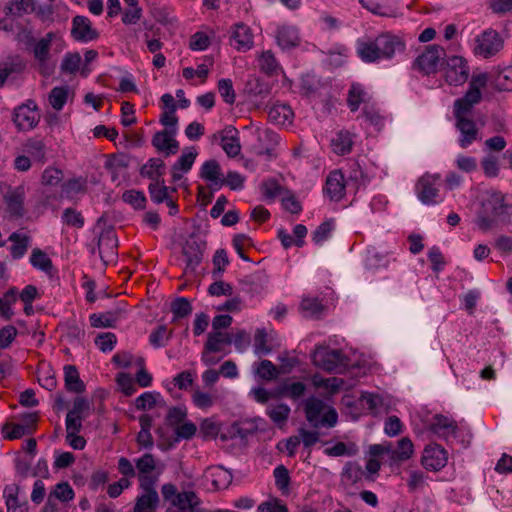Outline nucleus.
Returning <instances> with one entry per match:
<instances>
[{
  "instance_id": "nucleus-1",
  "label": "nucleus",
  "mask_w": 512,
  "mask_h": 512,
  "mask_svg": "<svg viewBox=\"0 0 512 512\" xmlns=\"http://www.w3.org/2000/svg\"><path fill=\"white\" fill-rule=\"evenodd\" d=\"M404 40L390 32L380 33L375 38L357 41V54L362 61L374 63L382 60H391L396 53L405 50Z\"/></svg>"
},
{
  "instance_id": "nucleus-2",
  "label": "nucleus",
  "mask_w": 512,
  "mask_h": 512,
  "mask_svg": "<svg viewBox=\"0 0 512 512\" xmlns=\"http://www.w3.org/2000/svg\"><path fill=\"white\" fill-rule=\"evenodd\" d=\"M511 214L512 204L505 195L500 191L488 190L482 196L476 224L482 231H487L496 221L508 220Z\"/></svg>"
},
{
  "instance_id": "nucleus-3",
  "label": "nucleus",
  "mask_w": 512,
  "mask_h": 512,
  "mask_svg": "<svg viewBox=\"0 0 512 512\" xmlns=\"http://www.w3.org/2000/svg\"><path fill=\"white\" fill-rule=\"evenodd\" d=\"M305 414L307 421L315 428L334 427L338 419L334 408L316 398H310L306 401Z\"/></svg>"
},
{
  "instance_id": "nucleus-4",
  "label": "nucleus",
  "mask_w": 512,
  "mask_h": 512,
  "mask_svg": "<svg viewBox=\"0 0 512 512\" xmlns=\"http://www.w3.org/2000/svg\"><path fill=\"white\" fill-rule=\"evenodd\" d=\"M161 493L164 499L171 500L175 506L174 509H169L167 512H204L199 507L200 500L193 491L177 493L175 485L168 483L162 486Z\"/></svg>"
},
{
  "instance_id": "nucleus-5",
  "label": "nucleus",
  "mask_w": 512,
  "mask_h": 512,
  "mask_svg": "<svg viewBox=\"0 0 512 512\" xmlns=\"http://www.w3.org/2000/svg\"><path fill=\"white\" fill-rule=\"evenodd\" d=\"M25 194V188L22 185L12 187L6 183H0V208L5 205L11 216L22 217L25 213Z\"/></svg>"
},
{
  "instance_id": "nucleus-6",
  "label": "nucleus",
  "mask_w": 512,
  "mask_h": 512,
  "mask_svg": "<svg viewBox=\"0 0 512 512\" xmlns=\"http://www.w3.org/2000/svg\"><path fill=\"white\" fill-rule=\"evenodd\" d=\"M136 477L140 488L155 486L161 471L158 469L157 460L151 453H145L135 460Z\"/></svg>"
},
{
  "instance_id": "nucleus-7",
  "label": "nucleus",
  "mask_w": 512,
  "mask_h": 512,
  "mask_svg": "<svg viewBox=\"0 0 512 512\" xmlns=\"http://www.w3.org/2000/svg\"><path fill=\"white\" fill-rule=\"evenodd\" d=\"M444 55L445 51L440 45H429L415 59L414 68L427 75L434 73L437 71L440 61L443 59Z\"/></svg>"
},
{
  "instance_id": "nucleus-8",
  "label": "nucleus",
  "mask_w": 512,
  "mask_h": 512,
  "mask_svg": "<svg viewBox=\"0 0 512 512\" xmlns=\"http://www.w3.org/2000/svg\"><path fill=\"white\" fill-rule=\"evenodd\" d=\"M360 404L373 415L386 414L395 407V401L388 395L362 392Z\"/></svg>"
},
{
  "instance_id": "nucleus-9",
  "label": "nucleus",
  "mask_w": 512,
  "mask_h": 512,
  "mask_svg": "<svg viewBox=\"0 0 512 512\" xmlns=\"http://www.w3.org/2000/svg\"><path fill=\"white\" fill-rule=\"evenodd\" d=\"M438 176L423 175L416 183L415 191L418 199L425 205H435L439 200V189L437 188Z\"/></svg>"
},
{
  "instance_id": "nucleus-10",
  "label": "nucleus",
  "mask_w": 512,
  "mask_h": 512,
  "mask_svg": "<svg viewBox=\"0 0 512 512\" xmlns=\"http://www.w3.org/2000/svg\"><path fill=\"white\" fill-rule=\"evenodd\" d=\"M229 43L239 52L249 51L254 45L252 29L243 22L234 24L230 29Z\"/></svg>"
},
{
  "instance_id": "nucleus-11",
  "label": "nucleus",
  "mask_w": 512,
  "mask_h": 512,
  "mask_svg": "<svg viewBox=\"0 0 512 512\" xmlns=\"http://www.w3.org/2000/svg\"><path fill=\"white\" fill-rule=\"evenodd\" d=\"M40 120L37 106L33 102L21 105L14 110L13 121L21 131L35 128Z\"/></svg>"
},
{
  "instance_id": "nucleus-12",
  "label": "nucleus",
  "mask_w": 512,
  "mask_h": 512,
  "mask_svg": "<svg viewBox=\"0 0 512 512\" xmlns=\"http://www.w3.org/2000/svg\"><path fill=\"white\" fill-rule=\"evenodd\" d=\"M316 366L327 371H334L343 363L344 356L340 350L329 349L327 347H317L312 355Z\"/></svg>"
},
{
  "instance_id": "nucleus-13",
  "label": "nucleus",
  "mask_w": 512,
  "mask_h": 512,
  "mask_svg": "<svg viewBox=\"0 0 512 512\" xmlns=\"http://www.w3.org/2000/svg\"><path fill=\"white\" fill-rule=\"evenodd\" d=\"M502 47V41L494 30H486L476 38L474 52L488 58L496 54Z\"/></svg>"
},
{
  "instance_id": "nucleus-14",
  "label": "nucleus",
  "mask_w": 512,
  "mask_h": 512,
  "mask_svg": "<svg viewBox=\"0 0 512 512\" xmlns=\"http://www.w3.org/2000/svg\"><path fill=\"white\" fill-rule=\"evenodd\" d=\"M447 452L438 444H429L425 447L422 455V465L432 471H439L447 464Z\"/></svg>"
},
{
  "instance_id": "nucleus-15",
  "label": "nucleus",
  "mask_w": 512,
  "mask_h": 512,
  "mask_svg": "<svg viewBox=\"0 0 512 512\" xmlns=\"http://www.w3.org/2000/svg\"><path fill=\"white\" fill-rule=\"evenodd\" d=\"M469 75L466 61L461 56H452L447 60L445 77L447 82L453 85L463 84Z\"/></svg>"
},
{
  "instance_id": "nucleus-16",
  "label": "nucleus",
  "mask_w": 512,
  "mask_h": 512,
  "mask_svg": "<svg viewBox=\"0 0 512 512\" xmlns=\"http://www.w3.org/2000/svg\"><path fill=\"white\" fill-rule=\"evenodd\" d=\"M72 36L77 41L89 42L98 37V33L92 28L91 21L85 16H75L72 22Z\"/></svg>"
},
{
  "instance_id": "nucleus-17",
  "label": "nucleus",
  "mask_w": 512,
  "mask_h": 512,
  "mask_svg": "<svg viewBox=\"0 0 512 512\" xmlns=\"http://www.w3.org/2000/svg\"><path fill=\"white\" fill-rule=\"evenodd\" d=\"M455 126L460 132L459 145L462 148L469 147L479 139V129L472 118L455 119Z\"/></svg>"
},
{
  "instance_id": "nucleus-18",
  "label": "nucleus",
  "mask_w": 512,
  "mask_h": 512,
  "mask_svg": "<svg viewBox=\"0 0 512 512\" xmlns=\"http://www.w3.org/2000/svg\"><path fill=\"white\" fill-rule=\"evenodd\" d=\"M55 37L53 32L47 33L43 38L38 40L34 46L33 54L38 62L42 73H48V61L50 58V46Z\"/></svg>"
},
{
  "instance_id": "nucleus-19",
  "label": "nucleus",
  "mask_w": 512,
  "mask_h": 512,
  "mask_svg": "<svg viewBox=\"0 0 512 512\" xmlns=\"http://www.w3.org/2000/svg\"><path fill=\"white\" fill-rule=\"evenodd\" d=\"M196 156L197 152L193 148H188L183 151L180 158L171 168V176L174 183L182 180L183 175L192 168Z\"/></svg>"
},
{
  "instance_id": "nucleus-20",
  "label": "nucleus",
  "mask_w": 512,
  "mask_h": 512,
  "mask_svg": "<svg viewBox=\"0 0 512 512\" xmlns=\"http://www.w3.org/2000/svg\"><path fill=\"white\" fill-rule=\"evenodd\" d=\"M173 133L174 131L169 133L163 130L155 133L152 138V145L158 152L163 153L165 156L176 154L179 149V144L174 139Z\"/></svg>"
},
{
  "instance_id": "nucleus-21",
  "label": "nucleus",
  "mask_w": 512,
  "mask_h": 512,
  "mask_svg": "<svg viewBox=\"0 0 512 512\" xmlns=\"http://www.w3.org/2000/svg\"><path fill=\"white\" fill-rule=\"evenodd\" d=\"M276 40L282 49L294 48L300 43L298 29L291 25L279 26L276 32Z\"/></svg>"
},
{
  "instance_id": "nucleus-22",
  "label": "nucleus",
  "mask_w": 512,
  "mask_h": 512,
  "mask_svg": "<svg viewBox=\"0 0 512 512\" xmlns=\"http://www.w3.org/2000/svg\"><path fill=\"white\" fill-rule=\"evenodd\" d=\"M268 118L275 125L288 127L293 123L294 113L286 104H275L269 109Z\"/></svg>"
},
{
  "instance_id": "nucleus-23",
  "label": "nucleus",
  "mask_w": 512,
  "mask_h": 512,
  "mask_svg": "<svg viewBox=\"0 0 512 512\" xmlns=\"http://www.w3.org/2000/svg\"><path fill=\"white\" fill-rule=\"evenodd\" d=\"M141 489L144 493L137 497L134 512H152L159 502L158 493L154 486Z\"/></svg>"
},
{
  "instance_id": "nucleus-24",
  "label": "nucleus",
  "mask_w": 512,
  "mask_h": 512,
  "mask_svg": "<svg viewBox=\"0 0 512 512\" xmlns=\"http://www.w3.org/2000/svg\"><path fill=\"white\" fill-rule=\"evenodd\" d=\"M165 169L166 166L162 159L151 158L141 167L140 175L150 179L152 182H158L164 180Z\"/></svg>"
},
{
  "instance_id": "nucleus-25",
  "label": "nucleus",
  "mask_w": 512,
  "mask_h": 512,
  "mask_svg": "<svg viewBox=\"0 0 512 512\" xmlns=\"http://www.w3.org/2000/svg\"><path fill=\"white\" fill-rule=\"evenodd\" d=\"M345 190L344 176L339 171H333L326 180L325 191L332 200L342 198Z\"/></svg>"
},
{
  "instance_id": "nucleus-26",
  "label": "nucleus",
  "mask_w": 512,
  "mask_h": 512,
  "mask_svg": "<svg viewBox=\"0 0 512 512\" xmlns=\"http://www.w3.org/2000/svg\"><path fill=\"white\" fill-rule=\"evenodd\" d=\"M456 424L453 420L443 415H435L430 424V429L439 437L448 439L456 431Z\"/></svg>"
},
{
  "instance_id": "nucleus-27",
  "label": "nucleus",
  "mask_w": 512,
  "mask_h": 512,
  "mask_svg": "<svg viewBox=\"0 0 512 512\" xmlns=\"http://www.w3.org/2000/svg\"><path fill=\"white\" fill-rule=\"evenodd\" d=\"M364 477L365 472L358 463L348 462L342 469L341 483L346 487L354 486L361 482Z\"/></svg>"
},
{
  "instance_id": "nucleus-28",
  "label": "nucleus",
  "mask_w": 512,
  "mask_h": 512,
  "mask_svg": "<svg viewBox=\"0 0 512 512\" xmlns=\"http://www.w3.org/2000/svg\"><path fill=\"white\" fill-rule=\"evenodd\" d=\"M8 240L12 243L10 253L13 259L22 258L27 252L31 242L30 236L21 232H13Z\"/></svg>"
},
{
  "instance_id": "nucleus-29",
  "label": "nucleus",
  "mask_w": 512,
  "mask_h": 512,
  "mask_svg": "<svg viewBox=\"0 0 512 512\" xmlns=\"http://www.w3.org/2000/svg\"><path fill=\"white\" fill-rule=\"evenodd\" d=\"M237 134L236 129L228 127L221 136V147L229 157H235L240 153L241 146Z\"/></svg>"
},
{
  "instance_id": "nucleus-30",
  "label": "nucleus",
  "mask_w": 512,
  "mask_h": 512,
  "mask_svg": "<svg viewBox=\"0 0 512 512\" xmlns=\"http://www.w3.org/2000/svg\"><path fill=\"white\" fill-rule=\"evenodd\" d=\"M19 487L17 485L7 486L3 495L5 498L7 512H28L26 502H21L18 499Z\"/></svg>"
},
{
  "instance_id": "nucleus-31",
  "label": "nucleus",
  "mask_w": 512,
  "mask_h": 512,
  "mask_svg": "<svg viewBox=\"0 0 512 512\" xmlns=\"http://www.w3.org/2000/svg\"><path fill=\"white\" fill-rule=\"evenodd\" d=\"M353 136L349 131L341 130L331 140L332 150L338 155L350 153L353 146Z\"/></svg>"
},
{
  "instance_id": "nucleus-32",
  "label": "nucleus",
  "mask_w": 512,
  "mask_h": 512,
  "mask_svg": "<svg viewBox=\"0 0 512 512\" xmlns=\"http://www.w3.org/2000/svg\"><path fill=\"white\" fill-rule=\"evenodd\" d=\"M369 96L364 88L358 84L353 83L349 89L347 104L352 112L359 109L361 103L368 104Z\"/></svg>"
},
{
  "instance_id": "nucleus-33",
  "label": "nucleus",
  "mask_w": 512,
  "mask_h": 512,
  "mask_svg": "<svg viewBox=\"0 0 512 512\" xmlns=\"http://www.w3.org/2000/svg\"><path fill=\"white\" fill-rule=\"evenodd\" d=\"M486 80L487 77L484 74L473 77L468 91L462 98L474 106L478 104L482 97L480 89L486 85Z\"/></svg>"
},
{
  "instance_id": "nucleus-34",
  "label": "nucleus",
  "mask_w": 512,
  "mask_h": 512,
  "mask_svg": "<svg viewBox=\"0 0 512 512\" xmlns=\"http://www.w3.org/2000/svg\"><path fill=\"white\" fill-rule=\"evenodd\" d=\"M413 443L407 438L403 437L398 441V445L396 448L392 446V451L390 452V459L394 462H401L409 459L413 454Z\"/></svg>"
},
{
  "instance_id": "nucleus-35",
  "label": "nucleus",
  "mask_w": 512,
  "mask_h": 512,
  "mask_svg": "<svg viewBox=\"0 0 512 512\" xmlns=\"http://www.w3.org/2000/svg\"><path fill=\"white\" fill-rule=\"evenodd\" d=\"M64 380L67 390L71 392L79 393L85 388L75 366L68 365L64 367Z\"/></svg>"
},
{
  "instance_id": "nucleus-36",
  "label": "nucleus",
  "mask_w": 512,
  "mask_h": 512,
  "mask_svg": "<svg viewBox=\"0 0 512 512\" xmlns=\"http://www.w3.org/2000/svg\"><path fill=\"white\" fill-rule=\"evenodd\" d=\"M30 264L40 271L50 274L53 264L49 256L39 248H34L30 255Z\"/></svg>"
},
{
  "instance_id": "nucleus-37",
  "label": "nucleus",
  "mask_w": 512,
  "mask_h": 512,
  "mask_svg": "<svg viewBox=\"0 0 512 512\" xmlns=\"http://www.w3.org/2000/svg\"><path fill=\"white\" fill-rule=\"evenodd\" d=\"M24 153L35 161L43 163L45 160V144L39 139H29L23 146Z\"/></svg>"
},
{
  "instance_id": "nucleus-38",
  "label": "nucleus",
  "mask_w": 512,
  "mask_h": 512,
  "mask_svg": "<svg viewBox=\"0 0 512 512\" xmlns=\"http://www.w3.org/2000/svg\"><path fill=\"white\" fill-rule=\"evenodd\" d=\"M121 311H108L100 314L90 315V323L93 327H112L120 318Z\"/></svg>"
},
{
  "instance_id": "nucleus-39",
  "label": "nucleus",
  "mask_w": 512,
  "mask_h": 512,
  "mask_svg": "<svg viewBox=\"0 0 512 512\" xmlns=\"http://www.w3.org/2000/svg\"><path fill=\"white\" fill-rule=\"evenodd\" d=\"M290 411V407L283 403L271 405L267 408L268 416L278 426H282L286 423Z\"/></svg>"
},
{
  "instance_id": "nucleus-40",
  "label": "nucleus",
  "mask_w": 512,
  "mask_h": 512,
  "mask_svg": "<svg viewBox=\"0 0 512 512\" xmlns=\"http://www.w3.org/2000/svg\"><path fill=\"white\" fill-rule=\"evenodd\" d=\"M231 338L227 333L214 330L209 333L205 348L208 351L219 352L224 344H230Z\"/></svg>"
},
{
  "instance_id": "nucleus-41",
  "label": "nucleus",
  "mask_w": 512,
  "mask_h": 512,
  "mask_svg": "<svg viewBox=\"0 0 512 512\" xmlns=\"http://www.w3.org/2000/svg\"><path fill=\"white\" fill-rule=\"evenodd\" d=\"M358 452V447L355 443L337 442L331 447L325 449V454L328 456H354Z\"/></svg>"
},
{
  "instance_id": "nucleus-42",
  "label": "nucleus",
  "mask_w": 512,
  "mask_h": 512,
  "mask_svg": "<svg viewBox=\"0 0 512 512\" xmlns=\"http://www.w3.org/2000/svg\"><path fill=\"white\" fill-rule=\"evenodd\" d=\"M163 402V399L158 392H145L135 400V406L138 410H150L159 403Z\"/></svg>"
},
{
  "instance_id": "nucleus-43",
  "label": "nucleus",
  "mask_w": 512,
  "mask_h": 512,
  "mask_svg": "<svg viewBox=\"0 0 512 512\" xmlns=\"http://www.w3.org/2000/svg\"><path fill=\"white\" fill-rule=\"evenodd\" d=\"M221 172L217 161L209 160L202 165L201 177L213 184H219Z\"/></svg>"
},
{
  "instance_id": "nucleus-44",
  "label": "nucleus",
  "mask_w": 512,
  "mask_h": 512,
  "mask_svg": "<svg viewBox=\"0 0 512 512\" xmlns=\"http://www.w3.org/2000/svg\"><path fill=\"white\" fill-rule=\"evenodd\" d=\"M151 200L157 204L166 202L169 198V188L165 186L164 180L151 182L148 187Z\"/></svg>"
},
{
  "instance_id": "nucleus-45",
  "label": "nucleus",
  "mask_w": 512,
  "mask_h": 512,
  "mask_svg": "<svg viewBox=\"0 0 512 512\" xmlns=\"http://www.w3.org/2000/svg\"><path fill=\"white\" fill-rule=\"evenodd\" d=\"M69 89L67 87H54L49 93V104L53 109L61 110L67 102Z\"/></svg>"
},
{
  "instance_id": "nucleus-46",
  "label": "nucleus",
  "mask_w": 512,
  "mask_h": 512,
  "mask_svg": "<svg viewBox=\"0 0 512 512\" xmlns=\"http://www.w3.org/2000/svg\"><path fill=\"white\" fill-rule=\"evenodd\" d=\"M73 497L74 492L72 487L67 482H61L54 487L53 491L50 492L48 502H51L53 498L62 502H67L72 500Z\"/></svg>"
},
{
  "instance_id": "nucleus-47",
  "label": "nucleus",
  "mask_w": 512,
  "mask_h": 512,
  "mask_svg": "<svg viewBox=\"0 0 512 512\" xmlns=\"http://www.w3.org/2000/svg\"><path fill=\"white\" fill-rule=\"evenodd\" d=\"M191 398L193 404L201 410H208L211 408L217 399L215 395L203 392L199 389L194 390Z\"/></svg>"
},
{
  "instance_id": "nucleus-48",
  "label": "nucleus",
  "mask_w": 512,
  "mask_h": 512,
  "mask_svg": "<svg viewBox=\"0 0 512 512\" xmlns=\"http://www.w3.org/2000/svg\"><path fill=\"white\" fill-rule=\"evenodd\" d=\"M323 305L317 298L305 297L302 299L300 309L305 317H316L323 311Z\"/></svg>"
},
{
  "instance_id": "nucleus-49",
  "label": "nucleus",
  "mask_w": 512,
  "mask_h": 512,
  "mask_svg": "<svg viewBox=\"0 0 512 512\" xmlns=\"http://www.w3.org/2000/svg\"><path fill=\"white\" fill-rule=\"evenodd\" d=\"M209 475L212 478V484L216 489H223L227 487L231 481V475L221 467H214L210 469Z\"/></svg>"
},
{
  "instance_id": "nucleus-50",
  "label": "nucleus",
  "mask_w": 512,
  "mask_h": 512,
  "mask_svg": "<svg viewBox=\"0 0 512 512\" xmlns=\"http://www.w3.org/2000/svg\"><path fill=\"white\" fill-rule=\"evenodd\" d=\"M183 255L186 258L187 266L194 268L197 266L202 258L199 246L196 243H187L183 247Z\"/></svg>"
},
{
  "instance_id": "nucleus-51",
  "label": "nucleus",
  "mask_w": 512,
  "mask_h": 512,
  "mask_svg": "<svg viewBox=\"0 0 512 512\" xmlns=\"http://www.w3.org/2000/svg\"><path fill=\"white\" fill-rule=\"evenodd\" d=\"M171 311L174 315L173 321H176L179 318L187 317L192 312V307L186 298L181 297L172 302Z\"/></svg>"
},
{
  "instance_id": "nucleus-52",
  "label": "nucleus",
  "mask_w": 512,
  "mask_h": 512,
  "mask_svg": "<svg viewBox=\"0 0 512 512\" xmlns=\"http://www.w3.org/2000/svg\"><path fill=\"white\" fill-rule=\"evenodd\" d=\"M362 116L365 118L367 122L375 126L377 129H381L384 125L383 117L373 105L365 104Z\"/></svg>"
},
{
  "instance_id": "nucleus-53",
  "label": "nucleus",
  "mask_w": 512,
  "mask_h": 512,
  "mask_svg": "<svg viewBox=\"0 0 512 512\" xmlns=\"http://www.w3.org/2000/svg\"><path fill=\"white\" fill-rule=\"evenodd\" d=\"M259 67L267 74H272L278 69V63L271 51L262 52L258 58Z\"/></svg>"
},
{
  "instance_id": "nucleus-54",
  "label": "nucleus",
  "mask_w": 512,
  "mask_h": 512,
  "mask_svg": "<svg viewBox=\"0 0 512 512\" xmlns=\"http://www.w3.org/2000/svg\"><path fill=\"white\" fill-rule=\"evenodd\" d=\"M62 221L64 224L75 228H82L84 226L82 214L73 208H66L63 211Z\"/></svg>"
},
{
  "instance_id": "nucleus-55",
  "label": "nucleus",
  "mask_w": 512,
  "mask_h": 512,
  "mask_svg": "<svg viewBox=\"0 0 512 512\" xmlns=\"http://www.w3.org/2000/svg\"><path fill=\"white\" fill-rule=\"evenodd\" d=\"M63 179L62 170L56 167H47L42 174V184L45 186H57Z\"/></svg>"
},
{
  "instance_id": "nucleus-56",
  "label": "nucleus",
  "mask_w": 512,
  "mask_h": 512,
  "mask_svg": "<svg viewBox=\"0 0 512 512\" xmlns=\"http://www.w3.org/2000/svg\"><path fill=\"white\" fill-rule=\"evenodd\" d=\"M81 63L79 53H67L61 63V70L65 73L74 74L78 71Z\"/></svg>"
},
{
  "instance_id": "nucleus-57",
  "label": "nucleus",
  "mask_w": 512,
  "mask_h": 512,
  "mask_svg": "<svg viewBox=\"0 0 512 512\" xmlns=\"http://www.w3.org/2000/svg\"><path fill=\"white\" fill-rule=\"evenodd\" d=\"M484 174L487 177L494 178L499 175L500 167L498 158L494 155H487L481 161Z\"/></svg>"
},
{
  "instance_id": "nucleus-58",
  "label": "nucleus",
  "mask_w": 512,
  "mask_h": 512,
  "mask_svg": "<svg viewBox=\"0 0 512 512\" xmlns=\"http://www.w3.org/2000/svg\"><path fill=\"white\" fill-rule=\"evenodd\" d=\"M334 228L333 221H325L321 225H319L316 230L313 232V241L317 245H321L324 241H326Z\"/></svg>"
},
{
  "instance_id": "nucleus-59",
  "label": "nucleus",
  "mask_w": 512,
  "mask_h": 512,
  "mask_svg": "<svg viewBox=\"0 0 512 512\" xmlns=\"http://www.w3.org/2000/svg\"><path fill=\"white\" fill-rule=\"evenodd\" d=\"M170 335L171 333L167 331L166 326L161 325L150 334L149 341L156 348L163 347L166 345Z\"/></svg>"
},
{
  "instance_id": "nucleus-60",
  "label": "nucleus",
  "mask_w": 512,
  "mask_h": 512,
  "mask_svg": "<svg viewBox=\"0 0 512 512\" xmlns=\"http://www.w3.org/2000/svg\"><path fill=\"white\" fill-rule=\"evenodd\" d=\"M256 373L262 379L272 380L277 377L278 370L271 361L262 360L256 369Z\"/></svg>"
},
{
  "instance_id": "nucleus-61",
  "label": "nucleus",
  "mask_w": 512,
  "mask_h": 512,
  "mask_svg": "<svg viewBox=\"0 0 512 512\" xmlns=\"http://www.w3.org/2000/svg\"><path fill=\"white\" fill-rule=\"evenodd\" d=\"M255 353L259 355H266L271 352L272 348L268 344L267 334L264 330H257L254 338Z\"/></svg>"
},
{
  "instance_id": "nucleus-62",
  "label": "nucleus",
  "mask_w": 512,
  "mask_h": 512,
  "mask_svg": "<svg viewBox=\"0 0 512 512\" xmlns=\"http://www.w3.org/2000/svg\"><path fill=\"white\" fill-rule=\"evenodd\" d=\"M218 90L223 100L228 104H233L235 101V92L233 89L232 81L230 79H221L218 82Z\"/></svg>"
},
{
  "instance_id": "nucleus-63",
  "label": "nucleus",
  "mask_w": 512,
  "mask_h": 512,
  "mask_svg": "<svg viewBox=\"0 0 512 512\" xmlns=\"http://www.w3.org/2000/svg\"><path fill=\"white\" fill-rule=\"evenodd\" d=\"M474 105L466 102L463 98H459L454 102L453 114L455 119L471 118V111Z\"/></svg>"
},
{
  "instance_id": "nucleus-64",
  "label": "nucleus",
  "mask_w": 512,
  "mask_h": 512,
  "mask_svg": "<svg viewBox=\"0 0 512 512\" xmlns=\"http://www.w3.org/2000/svg\"><path fill=\"white\" fill-rule=\"evenodd\" d=\"M257 512H288V509L280 500L273 498L261 503Z\"/></svg>"
}]
</instances>
